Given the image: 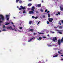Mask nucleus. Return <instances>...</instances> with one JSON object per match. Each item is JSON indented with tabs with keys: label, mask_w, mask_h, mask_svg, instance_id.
I'll use <instances>...</instances> for the list:
<instances>
[{
	"label": "nucleus",
	"mask_w": 63,
	"mask_h": 63,
	"mask_svg": "<svg viewBox=\"0 0 63 63\" xmlns=\"http://www.w3.org/2000/svg\"><path fill=\"white\" fill-rule=\"evenodd\" d=\"M63 37L62 38V39L60 40H58V42H57V44L59 45H60L61 44V42H63Z\"/></svg>",
	"instance_id": "f257e3e1"
},
{
	"label": "nucleus",
	"mask_w": 63,
	"mask_h": 63,
	"mask_svg": "<svg viewBox=\"0 0 63 63\" xmlns=\"http://www.w3.org/2000/svg\"><path fill=\"white\" fill-rule=\"evenodd\" d=\"M53 39H52V40L54 42H57V38L56 37H53Z\"/></svg>",
	"instance_id": "f03ea898"
},
{
	"label": "nucleus",
	"mask_w": 63,
	"mask_h": 63,
	"mask_svg": "<svg viewBox=\"0 0 63 63\" xmlns=\"http://www.w3.org/2000/svg\"><path fill=\"white\" fill-rule=\"evenodd\" d=\"M0 17H1V18H0V21L1 19H2V20H4V17L2 15H0Z\"/></svg>",
	"instance_id": "7ed1b4c3"
},
{
	"label": "nucleus",
	"mask_w": 63,
	"mask_h": 63,
	"mask_svg": "<svg viewBox=\"0 0 63 63\" xmlns=\"http://www.w3.org/2000/svg\"><path fill=\"white\" fill-rule=\"evenodd\" d=\"M48 20L49 22H52L53 20V18H48Z\"/></svg>",
	"instance_id": "20e7f679"
},
{
	"label": "nucleus",
	"mask_w": 63,
	"mask_h": 63,
	"mask_svg": "<svg viewBox=\"0 0 63 63\" xmlns=\"http://www.w3.org/2000/svg\"><path fill=\"white\" fill-rule=\"evenodd\" d=\"M59 55L57 54V53H55L53 56L54 57H57Z\"/></svg>",
	"instance_id": "39448f33"
},
{
	"label": "nucleus",
	"mask_w": 63,
	"mask_h": 63,
	"mask_svg": "<svg viewBox=\"0 0 63 63\" xmlns=\"http://www.w3.org/2000/svg\"><path fill=\"white\" fill-rule=\"evenodd\" d=\"M29 14H30V15H31L32 14H33V11H30L29 12Z\"/></svg>",
	"instance_id": "423d86ee"
},
{
	"label": "nucleus",
	"mask_w": 63,
	"mask_h": 63,
	"mask_svg": "<svg viewBox=\"0 0 63 63\" xmlns=\"http://www.w3.org/2000/svg\"><path fill=\"white\" fill-rule=\"evenodd\" d=\"M26 8H19L18 9L19 10H21L22 9L25 10Z\"/></svg>",
	"instance_id": "0eeeda50"
},
{
	"label": "nucleus",
	"mask_w": 63,
	"mask_h": 63,
	"mask_svg": "<svg viewBox=\"0 0 63 63\" xmlns=\"http://www.w3.org/2000/svg\"><path fill=\"white\" fill-rule=\"evenodd\" d=\"M37 6L38 7H41V4H38Z\"/></svg>",
	"instance_id": "6e6552de"
},
{
	"label": "nucleus",
	"mask_w": 63,
	"mask_h": 63,
	"mask_svg": "<svg viewBox=\"0 0 63 63\" xmlns=\"http://www.w3.org/2000/svg\"><path fill=\"white\" fill-rule=\"evenodd\" d=\"M32 23V21H30L29 22V24L31 25Z\"/></svg>",
	"instance_id": "1a4fd4ad"
},
{
	"label": "nucleus",
	"mask_w": 63,
	"mask_h": 63,
	"mask_svg": "<svg viewBox=\"0 0 63 63\" xmlns=\"http://www.w3.org/2000/svg\"><path fill=\"white\" fill-rule=\"evenodd\" d=\"M28 6H32V4L31 3H29L28 4Z\"/></svg>",
	"instance_id": "9d476101"
},
{
	"label": "nucleus",
	"mask_w": 63,
	"mask_h": 63,
	"mask_svg": "<svg viewBox=\"0 0 63 63\" xmlns=\"http://www.w3.org/2000/svg\"><path fill=\"white\" fill-rule=\"evenodd\" d=\"M10 16L9 15H6V17L8 18Z\"/></svg>",
	"instance_id": "9b49d317"
},
{
	"label": "nucleus",
	"mask_w": 63,
	"mask_h": 63,
	"mask_svg": "<svg viewBox=\"0 0 63 63\" xmlns=\"http://www.w3.org/2000/svg\"><path fill=\"white\" fill-rule=\"evenodd\" d=\"M7 29H12V26H11L10 27H8Z\"/></svg>",
	"instance_id": "f8f14e48"
},
{
	"label": "nucleus",
	"mask_w": 63,
	"mask_h": 63,
	"mask_svg": "<svg viewBox=\"0 0 63 63\" xmlns=\"http://www.w3.org/2000/svg\"><path fill=\"white\" fill-rule=\"evenodd\" d=\"M41 39H42V38H41V37H39V39H38V38H37V40H41Z\"/></svg>",
	"instance_id": "ddd939ff"
},
{
	"label": "nucleus",
	"mask_w": 63,
	"mask_h": 63,
	"mask_svg": "<svg viewBox=\"0 0 63 63\" xmlns=\"http://www.w3.org/2000/svg\"><path fill=\"white\" fill-rule=\"evenodd\" d=\"M58 24L59 25H61V23L60 22V21H59V23H58Z\"/></svg>",
	"instance_id": "4468645a"
},
{
	"label": "nucleus",
	"mask_w": 63,
	"mask_h": 63,
	"mask_svg": "<svg viewBox=\"0 0 63 63\" xmlns=\"http://www.w3.org/2000/svg\"><path fill=\"white\" fill-rule=\"evenodd\" d=\"M33 39V38H32L31 39H30V40H28V42H30V41H31Z\"/></svg>",
	"instance_id": "2eb2a0df"
},
{
	"label": "nucleus",
	"mask_w": 63,
	"mask_h": 63,
	"mask_svg": "<svg viewBox=\"0 0 63 63\" xmlns=\"http://www.w3.org/2000/svg\"><path fill=\"white\" fill-rule=\"evenodd\" d=\"M22 2V1L20 0L19 1V3H20V4H21Z\"/></svg>",
	"instance_id": "dca6fc26"
},
{
	"label": "nucleus",
	"mask_w": 63,
	"mask_h": 63,
	"mask_svg": "<svg viewBox=\"0 0 63 63\" xmlns=\"http://www.w3.org/2000/svg\"><path fill=\"white\" fill-rule=\"evenodd\" d=\"M48 17H50V14H48Z\"/></svg>",
	"instance_id": "f3484780"
},
{
	"label": "nucleus",
	"mask_w": 63,
	"mask_h": 63,
	"mask_svg": "<svg viewBox=\"0 0 63 63\" xmlns=\"http://www.w3.org/2000/svg\"><path fill=\"white\" fill-rule=\"evenodd\" d=\"M10 23H6L5 24V25H8L9 24H10Z\"/></svg>",
	"instance_id": "a211bd4d"
},
{
	"label": "nucleus",
	"mask_w": 63,
	"mask_h": 63,
	"mask_svg": "<svg viewBox=\"0 0 63 63\" xmlns=\"http://www.w3.org/2000/svg\"><path fill=\"white\" fill-rule=\"evenodd\" d=\"M26 13V11L25 10H24L23 12V14H25Z\"/></svg>",
	"instance_id": "6ab92c4d"
},
{
	"label": "nucleus",
	"mask_w": 63,
	"mask_h": 63,
	"mask_svg": "<svg viewBox=\"0 0 63 63\" xmlns=\"http://www.w3.org/2000/svg\"><path fill=\"white\" fill-rule=\"evenodd\" d=\"M35 8H32V11H34V9Z\"/></svg>",
	"instance_id": "aec40b11"
},
{
	"label": "nucleus",
	"mask_w": 63,
	"mask_h": 63,
	"mask_svg": "<svg viewBox=\"0 0 63 63\" xmlns=\"http://www.w3.org/2000/svg\"><path fill=\"white\" fill-rule=\"evenodd\" d=\"M44 34V33H39V34Z\"/></svg>",
	"instance_id": "412c9836"
},
{
	"label": "nucleus",
	"mask_w": 63,
	"mask_h": 63,
	"mask_svg": "<svg viewBox=\"0 0 63 63\" xmlns=\"http://www.w3.org/2000/svg\"><path fill=\"white\" fill-rule=\"evenodd\" d=\"M58 53L60 54H62V53H61L59 51H58Z\"/></svg>",
	"instance_id": "4be33fe9"
},
{
	"label": "nucleus",
	"mask_w": 63,
	"mask_h": 63,
	"mask_svg": "<svg viewBox=\"0 0 63 63\" xmlns=\"http://www.w3.org/2000/svg\"><path fill=\"white\" fill-rule=\"evenodd\" d=\"M62 26H59V29H62Z\"/></svg>",
	"instance_id": "5701e85b"
},
{
	"label": "nucleus",
	"mask_w": 63,
	"mask_h": 63,
	"mask_svg": "<svg viewBox=\"0 0 63 63\" xmlns=\"http://www.w3.org/2000/svg\"><path fill=\"white\" fill-rule=\"evenodd\" d=\"M29 31H33V29H30L29 30Z\"/></svg>",
	"instance_id": "b1692460"
},
{
	"label": "nucleus",
	"mask_w": 63,
	"mask_h": 63,
	"mask_svg": "<svg viewBox=\"0 0 63 63\" xmlns=\"http://www.w3.org/2000/svg\"><path fill=\"white\" fill-rule=\"evenodd\" d=\"M20 1V0H16V3H18V1Z\"/></svg>",
	"instance_id": "393cba45"
},
{
	"label": "nucleus",
	"mask_w": 63,
	"mask_h": 63,
	"mask_svg": "<svg viewBox=\"0 0 63 63\" xmlns=\"http://www.w3.org/2000/svg\"><path fill=\"white\" fill-rule=\"evenodd\" d=\"M47 24H49L50 23H49V22H48V21H47Z\"/></svg>",
	"instance_id": "a878e982"
},
{
	"label": "nucleus",
	"mask_w": 63,
	"mask_h": 63,
	"mask_svg": "<svg viewBox=\"0 0 63 63\" xmlns=\"http://www.w3.org/2000/svg\"><path fill=\"white\" fill-rule=\"evenodd\" d=\"M47 10L46 9L45 10V12L46 13L47 12Z\"/></svg>",
	"instance_id": "bb28decb"
},
{
	"label": "nucleus",
	"mask_w": 63,
	"mask_h": 63,
	"mask_svg": "<svg viewBox=\"0 0 63 63\" xmlns=\"http://www.w3.org/2000/svg\"><path fill=\"white\" fill-rule=\"evenodd\" d=\"M9 18H7V21H9Z\"/></svg>",
	"instance_id": "cd10ccee"
},
{
	"label": "nucleus",
	"mask_w": 63,
	"mask_h": 63,
	"mask_svg": "<svg viewBox=\"0 0 63 63\" xmlns=\"http://www.w3.org/2000/svg\"><path fill=\"white\" fill-rule=\"evenodd\" d=\"M35 17L34 16H32V18H35Z\"/></svg>",
	"instance_id": "c85d7f7f"
},
{
	"label": "nucleus",
	"mask_w": 63,
	"mask_h": 63,
	"mask_svg": "<svg viewBox=\"0 0 63 63\" xmlns=\"http://www.w3.org/2000/svg\"><path fill=\"white\" fill-rule=\"evenodd\" d=\"M5 27V26L4 25H3V28H4Z\"/></svg>",
	"instance_id": "c756f323"
},
{
	"label": "nucleus",
	"mask_w": 63,
	"mask_h": 63,
	"mask_svg": "<svg viewBox=\"0 0 63 63\" xmlns=\"http://www.w3.org/2000/svg\"><path fill=\"white\" fill-rule=\"evenodd\" d=\"M36 14H38V11H36Z\"/></svg>",
	"instance_id": "7c9ffc66"
},
{
	"label": "nucleus",
	"mask_w": 63,
	"mask_h": 63,
	"mask_svg": "<svg viewBox=\"0 0 63 63\" xmlns=\"http://www.w3.org/2000/svg\"><path fill=\"white\" fill-rule=\"evenodd\" d=\"M61 22L62 23V24H63V20H61Z\"/></svg>",
	"instance_id": "2f4dec72"
},
{
	"label": "nucleus",
	"mask_w": 63,
	"mask_h": 63,
	"mask_svg": "<svg viewBox=\"0 0 63 63\" xmlns=\"http://www.w3.org/2000/svg\"><path fill=\"white\" fill-rule=\"evenodd\" d=\"M58 33H60V34H62V33L61 32H58Z\"/></svg>",
	"instance_id": "473e14b6"
},
{
	"label": "nucleus",
	"mask_w": 63,
	"mask_h": 63,
	"mask_svg": "<svg viewBox=\"0 0 63 63\" xmlns=\"http://www.w3.org/2000/svg\"><path fill=\"white\" fill-rule=\"evenodd\" d=\"M41 12H43V11H44V10L42 9H41Z\"/></svg>",
	"instance_id": "72a5a7b5"
},
{
	"label": "nucleus",
	"mask_w": 63,
	"mask_h": 63,
	"mask_svg": "<svg viewBox=\"0 0 63 63\" xmlns=\"http://www.w3.org/2000/svg\"><path fill=\"white\" fill-rule=\"evenodd\" d=\"M57 14H59V15H60V12H58V13H57Z\"/></svg>",
	"instance_id": "f704fd0d"
},
{
	"label": "nucleus",
	"mask_w": 63,
	"mask_h": 63,
	"mask_svg": "<svg viewBox=\"0 0 63 63\" xmlns=\"http://www.w3.org/2000/svg\"><path fill=\"white\" fill-rule=\"evenodd\" d=\"M6 31V30H5V29H3L2 30V31Z\"/></svg>",
	"instance_id": "c9c22d12"
},
{
	"label": "nucleus",
	"mask_w": 63,
	"mask_h": 63,
	"mask_svg": "<svg viewBox=\"0 0 63 63\" xmlns=\"http://www.w3.org/2000/svg\"><path fill=\"white\" fill-rule=\"evenodd\" d=\"M61 11H63V8H61Z\"/></svg>",
	"instance_id": "e433bc0d"
},
{
	"label": "nucleus",
	"mask_w": 63,
	"mask_h": 63,
	"mask_svg": "<svg viewBox=\"0 0 63 63\" xmlns=\"http://www.w3.org/2000/svg\"><path fill=\"white\" fill-rule=\"evenodd\" d=\"M35 19H37L38 18V17H35Z\"/></svg>",
	"instance_id": "4c0bfd02"
},
{
	"label": "nucleus",
	"mask_w": 63,
	"mask_h": 63,
	"mask_svg": "<svg viewBox=\"0 0 63 63\" xmlns=\"http://www.w3.org/2000/svg\"><path fill=\"white\" fill-rule=\"evenodd\" d=\"M20 7L21 8H23V6L22 5L20 6Z\"/></svg>",
	"instance_id": "58836bf2"
},
{
	"label": "nucleus",
	"mask_w": 63,
	"mask_h": 63,
	"mask_svg": "<svg viewBox=\"0 0 63 63\" xmlns=\"http://www.w3.org/2000/svg\"><path fill=\"white\" fill-rule=\"evenodd\" d=\"M35 6L36 7H38V5L36 4L35 5Z\"/></svg>",
	"instance_id": "ea45409f"
},
{
	"label": "nucleus",
	"mask_w": 63,
	"mask_h": 63,
	"mask_svg": "<svg viewBox=\"0 0 63 63\" xmlns=\"http://www.w3.org/2000/svg\"><path fill=\"white\" fill-rule=\"evenodd\" d=\"M32 8H35V7L34 6L32 7Z\"/></svg>",
	"instance_id": "a19ab883"
},
{
	"label": "nucleus",
	"mask_w": 63,
	"mask_h": 63,
	"mask_svg": "<svg viewBox=\"0 0 63 63\" xmlns=\"http://www.w3.org/2000/svg\"><path fill=\"white\" fill-rule=\"evenodd\" d=\"M39 23H40V21H39L38 22V24H37V25H38L39 24Z\"/></svg>",
	"instance_id": "79ce46f5"
},
{
	"label": "nucleus",
	"mask_w": 63,
	"mask_h": 63,
	"mask_svg": "<svg viewBox=\"0 0 63 63\" xmlns=\"http://www.w3.org/2000/svg\"><path fill=\"white\" fill-rule=\"evenodd\" d=\"M19 29H22V27H20V28H19Z\"/></svg>",
	"instance_id": "37998d69"
},
{
	"label": "nucleus",
	"mask_w": 63,
	"mask_h": 63,
	"mask_svg": "<svg viewBox=\"0 0 63 63\" xmlns=\"http://www.w3.org/2000/svg\"><path fill=\"white\" fill-rule=\"evenodd\" d=\"M2 22V21H0V23H1Z\"/></svg>",
	"instance_id": "c03bdc74"
},
{
	"label": "nucleus",
	"mask_w": 63,
	"mask_h": 63,
	"mask_svg": "<svg viewBox=\"0 0 63 63\" xmlns=\"http://www.w3.org/2000/svg\"><path fill=\"white\" fill-rule=\"evenodd\" d=\"M11 23L12 24H14V23H13V22H11Z\"/></svg>",
	"instance_id": "a18cd8bd"
},
{
	"label": "nucleus",
	"mask_w": 63,
	"mask_h": 63,
	"mask_svg": "<svg viewBox=\"0 0 63 63\" xmlns=\"http://www.w3.org/2000/svg\"><path fill=\"white\" fill-rule=\"evenodd\" d=\"M43 18H45V16H43Z\"/></svg>",
	"instance_id": "49530a36"
},
{
	"label": "nucleus",
	"mask_w": 63,
	"mask_h": 63,
	"mask_svg": "<svg viewBox=\"0 0 63 63\" xmlns=\"http://www.w3.org/2000/svg\"><path fill=\"white\" fill-rule=\"evenodd\" d=\"M43 38H46V37H43Z\"/></svg>",
	"instance_id": "de8ad7c7"
},
{
	"label": "nucleus",
	"mask_w": 63,
	"mask_h": 63,
	"mask_svg": "<svg viewBox=\"0 0 63 63\" xmlns=\"http://www.w3.org/2000/svg\"><path fill=\"white\" fill-rule=\"evenodd\" d=\"M50 12L49 11H48V12H47V13H46V14L48 13H49Z\"/></svg>",
	"instance_id": "09e8293b"
},
{
	"label": "nucleus",
	"mask_w": 63,
	"mask_h": 63,
	"mask_svg": "<svg viewBox=\"0 0 63 63\" xmlns=\"http://www.w3.org/2000/svg\"><path fill=\"white\" fill-rule=\"evenodd\" d=\"M53 49L54 50H56V48H54Z\"/></svg>",
	"instance_id": "8fccbe9b"
},
{
	"label": "nucleus",
	"mask_w": 63,
	"mask_h": 63,
	"mask_svg": "<svg viewBox=\"0 0 63 63\" xmlns=\"http://www.w3.org/2000/svg\"><path fill=\"white\" fill-rule=\"evenodd\" d=\"M51 46V45H48V47H50V46Z\"/></svg>",
	"instance_id": "3c124183"
},
{
	"label": "nucleus",
	"mask_w": 63,
	"mask_h": 63,
	"mask_svg": "<svg viewBox=\"0 0 63 63\" xmlns=\"http://www.w3.org/2000/svg\"><path fill=\"white\" fill-rule=\"evenodd\" d=\"M13 26H14V28H15V26L14 25H13Z\"/></svg>",
	"instance_id": "603ef678"
},
{
	"label": "nucleus",
	"mask_w": 63,
	"mask_h": 63,
	"mask_svg": "<svg viewBox=\"0 0 63 63\" xmlns=\"http://www.w3.org/2000/svg\"><path fill=\"white\" fill-rule=\"evenodd\" d=\"M28 1H32V0H28Z\"/></svg>",
	"instance_id": "864d4df0"
},
{
	"label": "nucleus",
	"mask_w": 63,
	"mask_h": 63,
	"mask_svg": "<svg viewBox=\"0 0 63 63\" xmlns=\"http://www.w3.org/2000/svg\"><path fill=\"white\" fill-rule=\"evenodd\" d=\"M36 34V33H33V35H35Z\"/></svg>",
	"instance_id": "5fc2aeb1"
},
{
	"label": "nucleus",
	"mask_w": 63,
	"mask_h": 63,
	"mask_svg": "<svg viewBox=\"0 0 63 63\" xmlns=\"http://www.w3.org/2000/svg\"><path fill=\"white\" fill-rule=\"evenodd\" d=\"M15 29H12V30H15Z\"/></svg>",
	"instance_id": "6e6d98bb"
},
{
	"label": "nucleus",
	"mask_w": 63,
	"mask_h": 63,
	"mask_svg": "<svg viewBox=\"0 0 63 63\" xmlns=\"http://www.w3.org/2000/svg\"><path fill=\"white\" fill-rule=\"evenodd\" d=\"M28 10H30V8H28Z\"/></svg>",
	"instance_id": "4d7b16f0"
},
{
	"label": "nucleus",
	"mask_w": 63,
	"mask_h": 63,
	"mask_svg": "<svg viewBox=\"0 0 63 63\" xmlns=\"http://www.w3.org/2000/svg\"><path fill=\"white\" fill-rule=\"evenodd\" d=\"M23 8H25V7H23Z\"/></svg>",
	"instance_id": "13d9d810"
},
{
	"label": "nucleus",
	"mask_w": 63,
	"mask_h": 63,
	"mask_svg": "<svg viewBox=\"0 0 63 63\" xmlns=\"http://www.w3.org/2000/svg\"><path fill=\"white\" fill-rule=\"evenodd\" d=\"M18 31H19V32H21V31H20L18 30Z\"/></svg>",
	"instance_id": "bf43d9fd"
},
{
	"label": "nucleus",
	"mask_w": 63,
	"mask_h": 63,
	"mask_svg": "<svg viewBox=\"0 0 63 63\" xmlns=\"http://www.w3.org/2000/svg\"><path fill=\"white\" fill-rule=\"evenodd\" d=\"M52 33H54V32H52Z\"/></svg>",
	"instance_id": "052dcab7"
},
{
	"label": "nucleus",
	"mask_w": 63,
	"mask_h": 63,
	"mask_svg": "<svg viewBox=\"0 0 63 63\" xmlns=\"http://www.w3.org/2000/svg\"><path fill=\"white\" fill-rule=\"evenodd\" d=\"M61 60H63V59H61Z\"/></svg>",
	"instance_id": "680f3d73"
},
{
	"label": "nucleus",
	"mask_w": 63,
	"mask_h": 63,
	"mask_svg": "<svg viewBox=\"0 0 63 63\" xmlns=\"http://www.w3.org/2000/svg\"><path fill=\"white\" fill-rule=\"evenodd\" d=\"M43 0H42V3H43Z\"/></svg>",
	"instance_id": "e2e57ef3"
},
{
	"label": "nucleus",
	"mask_w": 63,
	"mask_h": 63,
	"mask_svg": "<svg viewBox=\"0 0 63 63\" xmlns=\"http://www.w3.org/2000/svg\"><path fill=\"white\" fill-rule=\"evenodd\" d=\"M17 8H18L19 7H18V6H17Z\"/></svg>",
	"instance_id": "0e129e2a"
},
{
	"label": "nucleus",
	"mask_w": 63,
	"mask_h": 63,
	"mask_svg": "<svg viewBox=\"0 0 63 63\" xmlns=\"http://www.w3.org/2000/svg\"><path fill=\"white\" fill-rule=\"evenodd\" d=\"M61 56H63V55H61Z\"/></svg>",
	"instance_id": "69168bd1"
},
{
	"label": "nucleus",
	"mask_w": 63,
	"mask_h": 63,
	"mask_svg": "<svg viewBox=\"0 0 63 63\" xmlns=\"http://www.w3.org/2000/svg\"><path fill=\"white\" fill-rule=\"evenodd\" d=\"M47 36H48V37H49V34H48V35Z\"/></svg>",
	"instance_id": "338daca9"
},
{
	"label": "nucleus",
	"mask_w": 63,
	"mask_h": 63,
	"mask_svg": "<svg viewBox=\"0 0 63 63\" xmlns=\"http://www.w3.org/2000/svg\"><path fill=\"white\" fill-rule=\"evenodd\" d=\"M15 30L16 31V30Z\"/></svg>",
	"instance_id": "774afa93"
}]
</instances>
